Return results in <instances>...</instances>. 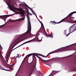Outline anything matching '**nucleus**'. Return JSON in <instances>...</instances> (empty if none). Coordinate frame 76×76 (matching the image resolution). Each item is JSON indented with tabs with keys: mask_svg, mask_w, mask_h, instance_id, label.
<instances>
[{
	"mask_svg": "<svg viewBox=\"0 0 76 76\" xmlns=\"http://www.w3.org/2000/svg\"><path fill=\"white\" fill-rule=\"evenodd\" d=\"M4 21L5 22H6V21H5V20H4Z\"/></svg>",
	"mask_w": 76,
	"mask_h": 76,
	"instance_id": "72a5a7b5",
	"label": "nucleus"
},
{
	"mask_svg": "<svg viewBox=\"0 0 76 76\" xmlns=\"http://www.w3.org/2000/svg\"><path fill=\"white\" fill-rule=\"evenodd\" d=\"M24 5V4H20V6H23Z\"/></svg>",
	"mask_w": 76,
	"mask_h": 76,
	"instance_id": "f3484780",
	"label": "nucleus"
},
{
	"mask_svg": "<svg viewBox=\"0 0 76 76\" xmlns=\"http://www.w3.org/2000/svg\"><path fill=\"white\" fill-rule=\"evenodd\" d=\"M66 21L67 22H69V23H73V21L71 20H68L67 21Z\"/></svg>",
	"mask_w": 76,
	"mask_h": 76,
	"instance_id": "6e6552de",
	"label": "nucleus"
},
{
	"mask_svg": "<svg viewBox=\"0 0 76 76\" xmlns=\"http://www.w3.org/2000/svg\"><path fill=\"white\" fill-rule=\"evenodd\" d=\"M21 57V55H20V54H18V56H16V57L17 58H19Z\"/></svg>",
	"mask_w": 76,
	"mask_h": 76,
	"instance_id": "ddd939ff",
	"label": "nucleus"
},
{
	"mask_svg": "<svg viewBox=\"0 0 76 76\" xmlns=\"http://www.w3.org/2000/svg\"><path fill=\"white\" fill-rule=\"evenodd\" d=\"M56 72L55 71H52L51 74L49 76H53L54 75V73Z\"/></svg>",
	"mask_w": 76,
	"mask_h": 76,
	"instance_id": "423d86ee",
	"label": "nucleus"
},
{
	"mask_svg": "<svg viewBox=\"0 0 76 76\" xmlns=\"http://www.w3.org/2000/svg\"><path fill=\"white\" fill-rule=\"evenodd\" d=\"M24 3V4H25V5H26V6H27V7H28V9H30V10H31V11L32 12V13L34 15H36L37 14H36V13H35V12L32 11L31 9V8L29 7H28V6H27V5H26V4L24 2H23Z\"/></svg>",
	"mask_w": 76,
	"mask_h": 76,
	"instance_id": "20e7f679",
	"label": "nucleus"
},
{
	"mask_svg": "<svg viewBox=\"0 0 76 76\" xmlns=\"http://www.w3.org/2000/svg\"><path fill=\"white\" fill-rule=\"evenodd\" d=\"M9 55H8L6 57V60H7V61H8V60H9Z\"/></svg>",
	"mask_w": 76,
	"mask_h": 76,
	"instance_id": "9b49d317",
	"label": "nucleus"
},
{
	"mask_svg": "<svg viewBox=\"0 0 76 76\" xmlns=\"http://www.w3.org/2000/svg\"><path fill=\"white\" fill-rule=\"evenodd\" d=\"M66 47H62L61 48L58 49V50L50 52L49 53H48L47 56H48V55H50V54H53V53H57L58 52H60V51H66V48H65ZM47 56H43L42 55H41V56H43L44 57H45V58H47Z\"/></svg>",
	"mask_w": 76,
	"mask_h": 76,
	"instance_id": "7ed1b4c3",
	"label": "nucleus"
},
{
	"mask_svg": "<svg viewBox=\"0 0 76 76\" xmlns=\"http://www.w3.org/2000/svg\"><path fill=\"white\" fill-rule=\"evenodd\" d=\"M31 15H32V14H31Z\"/></svg>",
	"mask_w": 76,
	"mask_h": 76,
	"instance_id": "2f4dec72",
	"label": "nucleus"
},
{
	"mask_svg": "<svg viewBox=\"0 0 76 76\" xmlns=\"http://www.w3.org/2000/svg\"><path fill=\"white\" fill-rule=\"evenodd\" d=\"M7 67H10V69H11L12 68V66L11 65H9V66H7Z\"/></svg>",
	"mask_w": 76,
	"mask_h": 76,
	"instance_id": "dca6fc26",
	"label": "nucleus"
},
{
	"mask_svg": "<svg viewBox=\"0 0 76 76\" xmlns=\"http://www.w3.org/2000/svg\"><path fill=\"white\" fill-rule=\"evenodd\" d=\"M74 12H73V13H71V14H69V15H68V16H68L69 15H71V14H72V15L73 14V13H74Z\"/></svg>",
	"mask_w": 76,
	"mask_h": 76,
	"instance_id": "b1692460",
	"label": "nucleus"
},
{
	"mask_svg": "<svg viewBox=\"0 0 76 76\" xmlns=\"http://www.w3.org/2000/svg\"><path fill=\"white\" fill-rule=\"evenodd\" d=\"M30 56H31V55L30 54L28 55L27 56V57H30Z\"/></svg>",
	"mask_w": 76,
	"mask_h": 76,
	"instance_id": "4be33fe9",
	"label": "nucleus"
},
{
	"mask_svg": "<svg viewBox=\"0 0 76 76\" xmlns=\"http://www.w3.org/2000/svg\"><path fill=\"white\" fill-rule=\"evenodd\" d=\"M74 22H74V23H76V21H74Z\"/></svg>",
	"mask_w": 76,
	"mask_h": 76,
	"instance_id": "c85d7f7f",
	"label": "nucleus"
},
{
	"mask_svg": "<svg viewBox=\"0 0 76 76\" xmlns=\"http://www.w3.org/2000/svg\"><path fill=\"white\" fill-rule=\"evenodd\" d=\"M76 13V11L72 12L71 13H70V14H71V13Z\"/></svg>",
	"mask_w": 76,
	"mask_h": 76,
	"instance_id": "aec40b11",
	"label": "nucleus"
},
{
	"mask_svg": "<svg viewBox=\"0 0 76 76\" xmlns=\"http://www.w3.org/2000/svg\"><path fill=\"white\" fill-rule=\"evenodd\" d=\"M9 16L7 15V16H5V17H4V18H5L6 19L7 18H8V17H9Z\"/></svg>",
	"mask_w": 76,
	"mask_h": 76,
	"instance_id": "a211bd4d",
	"label": "nucleus"
},
{
	"mask_svg": "<svg viewBox=\"0 0 76 76\" xmlns=\"http://www.w3.org/2000/svg\"><path fill=\"white\" fill-rule=\"evenodd\" d=\"M41 61L43 63H45V60H43L41 58Z\"/></svg>",
	"mask_w": 76,
	"mask_h": 76,
	"instance_id": "f8f14e48",
	"label": "nucleus"
},
{
	"mask_svg": "<svg viewBox=\"0 0 76 76\" xmlns=\"http://www.w3.org/2000/svg\"><path fill=\"white\" fill-rule=\"evenodd\" d=\"M0 47H1V46L0 45ZM0 51H1V50H0V57H1V58H3V56H2V55H1V53Z\"/></svg>",
	"mask_w": 76,
	"mask_h": 76,
	"instance_id": "9d476101",
	"label": "nucleus"
},
{
	"mask_svg": "<svg viewBox=\"0 0 76 76\" xmlns=\"http://www.w3.org/2000/svg\"><path fill=\"white\" fill-rule=\"evenodd\" d=\"M35 16H36L37 18V19H38V18H37V15H36Z\"/></svg>",
	"mask_w": 76,
	"mask_h": 76,
	"instance_id": "cd10ccee",
	"label": "nucleus"
},
{
	"mask_svg": "<svg viewBox=\"0 0 76 76\" xmlns=\"http://www.w3.org/2000/svg\"><path fill=\"white\" fill-rule=\"evenodd\" d=\"M37 57L38 58H40V57L38 56H37Z\"/></svg>",
	"mask_w": 76,
	"mask_h": 76,
	"instance_id": "a878e982",
	"label": "nucleus"
},
{
	"mask_svg": "<svg viewBox=\"0 0 76 76\" xmlns=\"http://www.w3.org/2000/svg\"><path fill=\"white\" fill-rule=\"evenodd\" d=\"M23 44H24L23 43V44L21 45H20V46H18V47H17V48L18 47H20V46H21V45H23Z\"/></svg>",
	"mask_w": 76,
	"mask_h": 76,
	"instance_id": "5701e85b",
	"label": "nucleus"
},
{
	"mask_svg": "<svg viewBox=\"0 0 76 76\" xmlns=\"http://www.w3.org/2000/svg\"><path fill=\"white\" fill-rule=\"evenodd\" d=\"M44 38L43 37H42L41 38V40H39V41H42V38Z\"/></svg>",
	"mask_w": 76,
	"mask_h": 76,
	"instance_id": "412c9836",
	"label": "nucleus"
},
{
	"mask_svg": "<svg viewBox=\"0 0 76 76\" xmlns=\"http://www.w3.org/2000/svg\"><path fill=\"white\" fill-rule=\"evenodd\" d=\"M54 22V21L53 22V21H50V23H51V22H52V23H53V22Z\"/></svg>",
	"mask_w": 76,
	"mask_h": 76,
	"instance_id": "bb28decb",
	"label": "nucleus"
},
{
	"mask_svg": "<svg viewBox=\"0 0 76 76\" xmlns=\"http://www.w3.org/2000/svg\"><path fill=\"white\" fill-rule=\"evenodd\" d=\"M6 3L8 7V8H9L11 10H12L14 12L16 13L15 10H19L20 12H16L17 14H20L21 15L22 17H23L22 18H20L18 20H20V21H22V20H24L25 19V11L22 8H19L18 9L14 7V6H13L12 5H10V1H8Z\"/></svg>",
	"mask_w": 76,
	"mask_h": 76,
	"instance_id": "f03ea898",
	"label": "nucleus"
},
{
	"mask_svg": "<svg viewBox=\"0 0 76 76\" xmlns=\"http://www.w3.org/2000/svg\"><path fill=\"white\" fill-rule=\"evenodd\" d=\"M0 69H1V70H5L6 71H10V70L9 69H6L4 68L1 67V66H0Z\"/></svg>",
	"mask_w": 76,
	"mask_h": 76,
	"instance_id": "39448f33",
	"label": "nucleus"
},
{
	"mask_svg": "<svg viewBox=\"0 0 76 76\" xmlns=\"http://www.w3.org/2000/svg\"><path fill=\"white\" fill-rule=\"evenodd\" d=\"M72 19H75V18L74 17H72Z\"/></svg>",
	"mask_w": 76,
	"mask_h": 76,
	"instance_id": "c756f323",
	"label": "nucleus"
},
{
	"mask_svg": "<svg viewBox=\"0 0 76 76\" xmlns=\"http://www.w3.org/2000/svg\"><path fill=\"white\" fill-rule=\"evenodd\" d=\"M25 58H24V59Z\"/></svg>",
	"mask_w": 76,
	"mask_h": 76,
	"instance_id": "f704fd0d",
	"label": "nucleus"
},
{
	"mask_svg": "<svg viewBox=\"0 0 76 76\" xmlns=\"http://www.w3.org/2000/svg\"><path fill=\"white\" fill-rule=\"evenodd\" d=\"M48 36L50 37V38H53V34L52 33H51L50 35H48Z\"/></svg>",
	"mask_w": 76,
	"mask_h": 76,
	"instance_id": "1a4fd4ad",
	"label": "nucleus"
},
{
	"mask_svg": "<svg viewBox=\"0 0 76 76\" xmlns=\"http://www.w3.org/2000/svg\"><path fill=\"white\" fill-rule=\"evenodd\" d=\"M15 15V14H13V15Z\"/></svg>",
	"mask_w": 76,
	"mask_h": 76,
	"instance_id": "473e14b6",
	"label": "nucleus"
},
{
	"mask_svg": "<svg viewBox=\"0 0 76 76\" xmlns=\"http://www.w3.org/2000/svg\"><path fill=\"white\" fill-rule=\"evenodd\" d=\"M63 19H62L61 21L60 22L57 23H61V22H63Z\"/></svg>",
	"mask_w": 76,
	"mask_h": 76,
	"instance_id": "2eb2a0df",
	"label": "nucleus"
},
{
	"mask_svg": "<svg viewBox=\"0 0 76 76\" xmlns=\"http://www.w3.org/2000/svg\"><path fill=\"white\" fill-rule=\"evenodd\" d=\"M0 16H3V15H0Z\"/></svg>",
	"mask_w": 76,
	"mask_h": 76,
	"instance_id": "7c9ffc66",
	"label": "nucleus"
},
{
	"mask_svg": "<svg viewBox=\"0 0 76 76\" xmlns=\"http://www.w3.org/2000/svg\"><path fill=\"white\" fill-rule=\"evenodd\" d=\"M39 35V33H38L37 34V35Z\"/></svg>",
	"mask_w": 76,
	"mask_h": 76,
	"instance_id": "393cba45",
	"label": "nucleus"
},
{
	"mask_svg": "<svg viewBox=\"0 0 76 76\" xmlns=\"http://www.w3.org/2000/svg\"><path fill=\"white\" fill-rule=\"evenodd\" d=\"M27 17L28 23V28L27 31L26 33L20 35V37L16 39L12 44V45H14V46H15L19 42H20V41H23V39L24 38L26 37H27L28 35H29L30 37L32 36V34L31 33V23H30V20H29V15L27 16Z\"/></svg>",
	"mask_w": 76,
	"mask_h": 76,
	"instance_id": "f257e3e1",
	"label": "nucleus"
},
{
	"mask_svg": "<svg viewBox=\"0 0 76 76\" xmlns=\"http://www.w3.org/2000/svg\"><path fill=\"white\" fill-rule=\"evenodd\" d=\"M17 58V57H16V56H14L13 57V58L14 60H15V59H16V58Z\"/></svg>",
	"mask_w": 76,
	"mask_h": 76,
	"instance_id": "6ab92c4d",
	"label": "nucleus"
},
{
	"mask_svg": "<svg viewBox=\"0 0 76 76\" xmlns=\"http://www.w3.org/2000/svg\"><path fill=\"white\" fill-rule=\"evenodd\" d=\"M38 20H39V22H40L41 25V26H43L44 28V30H45V28H44V25H43V24L42 23V22H41V21H40V20H39V19H38V18L37 19Z\"/></svg>",
	"mask_w": 76,
	"mask_h": 76,
	"instance_id": "0eeeda50",
	"label": "nucleus"
},
{
	"mask_svg": "<svg viewBox=\"0 0 76 76\" xmlns=\"http://www.w3.org/2000/svg\"><path fill=\"white\" fill-rule=\"evenodd\" d=\"M66 31H67V30H65L64 31V35H66Z\"/></svg>",
	"mask_w": 76,
	"mask_h": 76,
	"instance_id": "4468645a",
	"label": "nucleus"
}]
</instances>
